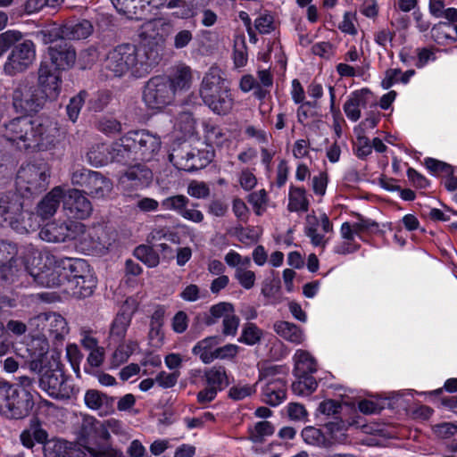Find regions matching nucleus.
Listing matches in <instances>:
<instances>
[{"label":"nucleus","mask_w":457,"mask_h":457,"mask_svg":"<svg viewBox=\"0 0 457 457\" xmlns=\"http://www.w3.org/2000/svg\"><path fill=\"white\" fill-rule=\"evenodd\" d=\"M4 137L18 150L27 153L52 152L58 148L57 122L49 117H17L4 124Z\"/></svg>","instance_id":"1"},{"label":"nucleus","mask_w":457,"mask_h":457,"mask_svg":"<svg viewBox=\"0 0 457 457\" xmlns=\"http://www.w3.org/2000/svg\"><path fill=\"white\" fill-rule=\"evenodd\" d=\"M161 54L153 47L120 44L107 51L101 61V71L106 78L134 79L147 76L159 63Z\"/></svg>","instance_id":"2"},{"label":"nucleus","mask_w":457,"mask_h":457,"mask_svg":"<svg viewBox=\"0 0 457 457\" xmlns=\"http://www.w3.org/2000/svg\"><path fill=\"white\" fill-rule=\"evenodd\" d=\"M37 88L28 91L25 95L15 91L13 106L25 113L37 112L46 100L54 101L62 90L60 72L46 62H42L38 70Z\"/></svg>","instance_id":"3"},{"label":"nucleus","mask_w":457,"mask_h":457,"mask_svg":"<svg viewBox=\"0 0 457 457\" xmlns=\"http://www.w3.org/2000/svg\"><path fill=\"white\" fill-rule=\"evenodd\" d=\"M199 94L204 104L214 114L227 115L234 107L235 98L229 82L219 67L212 66L204 74Z\"/></svg>","instance_id":"4"},{"label":"nucleus","mask_w":457,"mask_h":457,"mask_svg":"<svg viewBox=\"0 0 457 457\" xmlns=\"http://www.w3.org/2000/svg\"><path fill=\"white\" fill-rule=\"evenodd\" d=\"M60 258L46 250L27 247V268L29 276L34 281L46 287L63 286V271L60 267Z\"/></svg>","instance_id":"5"},{"label":"nucleus","mask_w":457,"mask_h":457,"mask_svg":"<svg viewBox=\"0 0 457 457\" xmlns=\"http://www.w3.org/2000/svg\"><path fill=\"white\" fill-rule=\"evenodd\" d=\"M50 168L44 161L28 162L21 166L17 172L14 200L36 198L48 184Z\"/></svg>","instance_id":"6"},{"label":"nucleus","mask_w":457,"mask_h":457,"mask_svg":"<svg viewBox=\"0 0 457 457\" xmlns=\"http://www.w3.org/2000/svg\"><path fill=\"white\" fill-rule=\"evenodd\" d=\"M33 395L28 389L0 381V414L8 420H23L34 407Z\"/></svg>","instance_id":"7"},{"label":"nucleus","mask_w":457,"mask_h":457,"mask_svg":"<svg viewBox=\"0 0 457 457\" xmlns=\"http://www.w3.org/2000/svg\"><path fill=\"white\" fill-rule=\"evenodd\" d=\"M286 376L287 370L283 366H268L260 370L256 384H263L262 399L264 403L277 406L286 399Z\"/></svg>","instance_id":"8"},{"label":"nucleus","mask_w":457,"mask_h":457,"mask_svg":"<svg viewBox=\"0 0 457 457\" xmlns=\"http://www.w3.org/2000/svg\"><path fill=\"white\" fill-rule=\"evenodd\" d=\"M125 141H130L137 161H157L162 149L161 137L148 129H133L124 134Z\"/></svg>","instance_id":"9"},{"label":"nucleus","mask_w":457,"mask_h":457,"mask_svg":"<svg viewBox=\"0 0 457 457\" xmlns=\"http://www.w3.org/2000/svg\"><path fill=\"white\" fill-rule=\"evenodd\" d=\"M29 329L35 337L60 341L69 333L66 320L57 312H47L37 314L28 320Z\"/></svg>","instance_id":"10"},{"label":"nucleus","mask_w":457,"mask_h":457,"mask_svg":"<svg viewBox=\"0 0 457 457\" xmlns=\"http://www.w3.org/2000/svg\"><path fill=\"white\" fill-rule=\"evenodd\" d=\"M213 151L199 150L188 145L173 148L169 154V161L179 170L194 171L205 168L213 158Z\"/></svg>","instance_id":"11"},{"label":"nucleus","mask_w":457,"mask_h":457,"mask_svg":"<svg viewBox=\"0 0 457 457\" xmlns=\"http://www.w3.org/2000/svg\"><path fill=\"white\" fill-rule=\"evenodd\" d=\"M173 91L166 76L152 77L143 89V102L148 109L162 110L173 101Z\"/></svg>","instance_id":"12"},{"label":"nucleus","mask_w":457,"mask_h":457,"mask_svg":"<svg viewBox=\"0 0 457 457\" xmlns=\"http://www.w3.org/2000/svg\"><path fill=\"white\" fill-rule=\"evenodd\" d=\"M182 0H112L118 12L130 20H142L150 12V8L175 9L180 7Z\"/></svg>","instance_id":"13"},{"label":"nucleus","mask_w":457,"mask_h":457,"mask_svg":"<svg viewBox=\"0 0 457 457\" xmlns=\"http://www.w3.org/2000/svg\"><path fill=\"white\" fill-rule=\"evenodd\" d=\"M85 234V225L76 221H53L46 223L39 232V237L50 243H62L78 239Z\"/></svg>","instance_id":"14"},{"label":"nucleus","mask_w":457,"mask_h":457,"mask_svg":"<svg viewBox=\"0 0 457 457\" xmlns=\"http://www.w3.org/2000/svg\"><path fill=\"white\" fill-rule=\"evenodd\" d=\"M153 179L152 170L142 164L131 165L119 179L118 187L130 197H140L137 193L146 187Z\"/></svg>","instance_id":"15"},{"label":"nucleus","mask_w":457,"mask_h":457,"mask_svg":"<svg viewBox=\"0 0 457 457\" xmlns=\"http://www.w3.org/2000/svg\"><path fill=\"white\" fill-rule=\"evenodd\" d=\"M25 363L29 370L41 374L50 364L49 344L46 337H32L26 347Z\"/></svg>","instance_id":"16"},{"label":"nucleus","mask_w":457,"mask_h":457,"mask_svg":"<svg viewBox=\"0 0 457 457\" xmlns=\"http://www.w3.org/2000/svg\"><path fill=\"white\" fill-rule=\"evenodd\" d=\"M170 24L162 18L152 19L144 22L139 30V37L145 44L142 46L153 47L160 54L170 33Z\"/></svg>","instance_id":"17"},{"label":"nucleus","mask_w":457,"mask_h":457,"mask_svg":"<svg viewBox=\"0 0 457 457\" xmlns=\"http://www.w3.org/2000/svg\"><path fill=\"white\" fill-rule=\"evenodd\" d=\"M36 51L31 40H24L11 52L4 66L7 75H14L25 71L35 60Z\"/></svg>","instance_id":"18"},{"label":"nucleus","mask_w":457,"mask_h":457,"mask_svg":"<svg viewBox=\"0 0 457 457\" xmlns=\"http://www.w3.org/2000/svg\"><path fill=\"white\" fill-rule=\"evenodd\" d=\"M59 202H25L26 220L23 228L26 233L37 230L41 223L54 215Z\"/></svg>","instance_id":"19"},{"label":"nucleus","mask_w":457,"mask_h":457,"mask_svg":"<svg viewBox=\"0 0 457 457\" xmlns=\"http://www.w3.org/2000/svg\"><path fill=\"white\" fill-rule=\"evenodd\" d=\"M47 54L54 71H67L73 67L76 62V51L66 40L54 41L47 48Z\"/></svg>","instance_id":"20"},{"label":"nucleus","mask_w":457,"mask_h":457,"mask_svg":"<svg viewBox=\"0 0 457 457\" xmlns=\"http://www.w3.org/2000/svg\"><path fill=\"white\" fill-rule=\"evenodd\" d=\"M24 204L25 202H0V226L26 233V228H21L26 220Z\"/></svg>","instance_id":"21"},{"label":"nucleus","mask_w":457,"mask_h":457,"mask_svg":"<svg viewBox=\"0 0 457 457\" xmlns=\"http://www.w3.org/2000/svg\"><path fill=\"white\" fill-rule=\"evenodd\" d=\"M78 240L84 249L101 251L108 249L115 241V237L113 231H110L102 225H97L87 230L85 228V234L80 235Z\"/></svg>","instance_id":"22"},{"label":"nucleus","mask_w":457,"mask_h":457,"mask_svg":"<svg viewBox=\"0 0 457 457\" xmlns=\"http://www.w3.org/2000/svg\"><path fill=\"white\" fill-rule=\"evenodd\" d=\"M39 386L53 398L68 397L71 390L65 377L53 370L46 371L38 380Z\"/></svg>","instance_id":"23"},{"label":"nucleus","mask_w":457,"mask_h":457,"mask_svg":"<svg viewBox=\"0 0 457 457\" xmlns=\"http://www.w3.org/2000/svg\"><path fill=\"white\" fill-rule=\"evenodd\" d=\"M370 96L368 88L354 90L348 96L343 109L349 120L355 122L361 118V110L367 107Z\"/></svg>","instance_id":"24"},{"label":"nucleus","mask_w":457,"mask_h":457,"mask_svg":"<svg viewBox=\"0 0 457 457\" xmlns=\"http://www.w3.org/2000/svg\"><path fill=\"white\" fill-rule=\"evenodd\" d=\"M60 267L63 271V286L66 287L67 282H73L84 275L92 272L88 262L80 258L64 257L60 258Z\"/></svg>","instance_id":"25"},{"label":"nucleus","mask_w":457,"mask_h":457,"mask_svg":"<svg viewBox=\"0 0 457 457\" xmlns=\"http://www.w3.org/2000/svg\"><path fill=\"white\" fill-rule=\"evenodd\" d=\"M130 141H125L124 135L110 144V163L116 162L120 165H131L137 161Z\"/></svg>","instance_id":"26"},{"label":"nucleus","mask_w":457,"mask_h":457,"mask_svg":"<svg viewBox=\"0 0 457 457\" xmlns=\"http://www.w3.org/2000/svg\"><path fill=\"white\" fill-rule=\"evenodd\" d=\"M27 275H29V269L27 268V250L25 251L23 261L15 257L12 260H9L5 264H2L0 266L1 278L7 284L15 283L20 278Z\"/></svg>","instance_id":"27"},{"label":"nucleus","mask_w":457,"mask_h":457,"mask_svg":"<svg viewBox=\"0 0 457 457\" xmlns=\"http://www.w3.org/2000/svg\"><path fill=\"white\" fill-rule=\"evenodd\" d=\"M20 439L23 446L31 449L35 442L42 445L47 443L48 434L39 419L34 417L29 420V428L21 433Z\"/></svg>","instance_id":"28"},{"label":"nucleus","mask_w":457,"mask_h":457,"mask_svg":"<svg viewBox=\"0 0 457 457\" xmlns=\"http://www.w3.org/2000/svg\"><path fill=\"white\" fill-rule=\"evenodd\" d=\"M96 284V278L92 271L78 279H74L73 282H67L64 290L76 298H86L92 295Z\"/></svg>","instance_id":"29"},{"label":"nucleus","mask_w":457,"mask_h":457,"mask_svg":"<svg viewBox=\"0 0 457 457\" xmlns=\"http://www.w3.org/2000/svg\"><path fill=\"white\" fill-rule=\"evenodd\" d=\"M93 31L90 21L83 20L70 22L59 29L58 36L63 40H79L88 37Z\"/></svg>","instance_id":"30"},{"label":"nucleus","mask_w":457,"mask_h":457,"mask_svg":"<svg viewBox=\"0 0 457 457\" xmlns=\"http://www.w3.org/2000/svg\"><path fill=\"white\" fill-rule=\"evenodd\" d=\"M173 95L180 91L188 90L192 85L193 73L189 66L179 64L175 67L170 77H168Z\"/></svg>","instance_id":"31"},{"label":"nucleus","mask_w":457,"mask_h":457,"mask_svg":"<svg viewBox=\"0 0 457 457\" xmlns=\"http://www.w3.org/2000/svg\"><path fill=\"white\" fill-rule=\"evenodd\" d=\"M132 313L124 309L117 313L110 328V339L115 343H120L126 337L128 328L130 325Z\"/></svg>","instance_id":"32"},{"label":"nucleus","mask_w":457,"mask_h":457,"mask_svg":"<svg viewBox=\"0 0 457 457\" xmlns=\"http://www.w3.org/2000/svg\"><path fill=\"white\" fill-rule=\"evenodd\" d=\"M45 452L46 457H87L79 448L62 440L49 442Z\"/></svg>","instance_id":"33"},{"label":"nucleus","mask_w":457,"mask_h":457,"mask_svg":"<svg viewBox=\"0 0 457 457\" xmlns=\"http://www.w3.org/2000/svg\"><path fill=\"white\" fill-rule=\"evenodd\" d=\"M80 434L85 439L101 437L106 439L110 434L104 425L92 416H85L80 425Z\"/></svg>","instance_id":"34"},{"label":"nucleus","mask_w":457,"mask_h":457,"mask_svg":"<svg viewBox=\"0 0 457 457\" xmlns=\"http://www.w3.org/2000/svg\"><path fill=\"white\" fill-rule=\"evenodd\" d=\"M220 343V338L219 337H207L196 343L192 349V353L199 356L204 363L209 364L214 361V349Z\"/></svg>","instance_id":"35"},{"label":"nucleus","mask_w":457,"mask_h":457,"mask_svg":"<svg viewBox=\"0 0 457 457\" xmlns=\"http://www.w3.org/2000/svg\"><path fill=\"white\" fill-rule=\"evenodd\" d=\"M274 331L282 338L291 343L299 345L304 341V335L303 330L295 324L278 320L273 325Z\"/></svg>","instance_id":"36"},{"label":"nucleus","mask_w":457,"mask_h":457,"mask_svg":"<svg viewBox=\"0 0 457 457\" xmlns=\"http://www.w3.org/2000/svg\"><path fill=\"white\" fill-rule=\"evenodd\" d=\"M87 188L88 190L87 194L91 197L104 198L107 197L108 194L111 192L112 183L100 172L94 171Z\"/></svg>","instance_id":"37"},{"label":"nucleus","mask_w":457,"mask_h":457,"mask_svg":"<svg viewBox=\"0 0 457 457\" xmlns=\"http://www.w3.org/2000/svg\"><path fill=\"white\" fill-rule=\"evenodd\" d=\"M295 376H312L317 370L315 359L304 350H297L294 355Z\"/></svg>","instance_id":"38"},{"label":"nucleus","mask_w":457,"mask_h":457,"mask_svg":"<svg viewBox=\"0 0 457 457\" xmlns=\"http://www.w3.org/2000/svg\"><path fill=\"white\" fill-rule=\"evenodd\" d=\"M110 145L96 143L91 145L87 152V162L95 167H102L110 163Z\"/></svg>","instance_id":"39"},{"label":"nucleus","mask_w":457,"mask_h":457,"mask_svg":"<svg viewBox=\"0 0 457 457\" xmlns=\"http://www.w3.org/2000/svg\"><path fill=\"white\" fill-rule=\"evenodd\" d=\"M204 378L207 386L218 392L221 391L228 385L226 369L221 365H215L206 370L204 372Z\"/></svg>","instance_id":"40"},{"label":"nucleus","mask_w":457,"mask_h":457,"mask_svg":"<svg viewBox=\"0 0 457 457\" xmlns=\"http://www.w3.org/2000/svg\"><path fill=\"white\" fill-rule=\"evenodd\" d=\"M85 194V191L71 188L68 185H62L54 187L41 200H87Z\"/></svg>","instance_id":"41"},{"label":"nucleus","mask_w":457,"mask_h":457,"mask_svg":"<svg viewBox=\"0 0 457 457\" xmlns=\"http://www.w3.org/2000/svg\"><path fill=\"white\" fill-rule=\"evenodd\" d=\"M203 129L209 145L220 146L228 139L225 129L210 120L203 121Z\"/></svg>","instance_id":"42"},{"label":"nucleus","mask_w":457,"mask_h":457,"mask_svg":"<svg viewBox=\"0 0 457 457\" xmlns=\"http://www.w3.org/2000/svg\"><path fill=\"white\" fill-rule=\"evenodd\" d=\"M62 209L68 219L76 220L87 219L93 212L91 202H63Z\"/></svg>","instance_id":"43"},{"label":"nucleus","mask_w":457,"mask_h":457,"mask_svg":"<svg viewBox=\"0 0 457 457\" xmlns=\"http://www.w3.org/2000/svg\"><path fill=\"white\" fill-rule=\"evenodd\" d=\"M86 405L91 410H101L104 406H112L114 399L95 390H87L84 396Z\"/></svg>","instance_id":"44"},{"label":"nucleus","mask_w":457,"mask_h":457,"mask_svg":"<svg viewBox=\"0 0 457 457\" xmlns=\"http://www.w3.org/2000/svg\"><path fill=\"white\" fill-rule=\"evenodd\" d=\"M453 26L447 22H439L431 29V37L439 46H445L456 41V37L452 36Z\"/></svg>","instance_id":"45"},{"label":"nucleus","mask_w":457,"mask_h":457,"mask_svg":"<svg viewBox=\"0 0 457 457\" xmlns=\"http://www.w3.org/2000/svg\"><path fill=\"white\" fill-rule=\"evenodd\" d=\"M250 439L253 443H262L266 437L274 433V426L267 420L256 422L253 427L249 428Z\"/></svg>","instance_id":"46"},{"label":"nucleus","mask_w":457,"mask_h":457,"mask_svg":"<svg viewBox=\"0 0 457 457\" xmlns=\"http://www.w3.org/2000/svg\"><path fill=\"white\" fill-rule=\"evenodd\" d=\"M297 380L292 384V390L297 395L306 396L317 388V381L312 376H296Z\"/></svg>","instance_id":"47"},{"label":"nucleus","mask_w":457,"mask_h":457,"mask_svg":"<svg viewBox=\"0 0 457 457\" xmlns=\"http://www.w3.org/2000/svg\"><path fill=\"white\" fill-rule=\"evenodd\" d=\"M134 255L150 268L156 267L160 262L158 253L149 245H141L134 250Z\"/></svg>","instance_id":"48"},{"label":"nucleus","mask_w":457,"mask_h":457,"mask_svg":"<svg viewBox=\"0 0 457 457\" xmlns=\"http://www.w3.org/2000/svg\"><path fill=\"white\" fill-rule=\"evenodd\" d=\"M88 94L86 90H81L78 95L71 97L69 101V104L66 106V112L68 118L72 122H76L79 115L80 113V110L85 104Z\"/></svg>","instance_id":"49"},{"label":"nucleus","mask_w":457,"mask_h":457,"mask_svg":"<svg viewBox=\"0 0 457 457\" xmlns=\"http://www.w3.org/2000/svg\"><path fill=\"white\" fill-rule=\"evenodd\" d=\"M170 204L174 209L177 210V212L183 216L184 218L199 222L203 220L204 216L203 213L196 210L195 207L197 205H195L193 204H190V202H170Z\"/></svg>","instance_id":"50"},{"label":"nucleus","mask_w":457,"mask_h":457,"mask_svg":"<svg viewBox=\"0 0 457 457\" xmlns=\"http://www.w3.org/2000/svg\"><path fill=\"white\" fill-rule=\"evenodd\" d=\"M112 99V94L108 90H99L91 95L87 100V109L99 112L104 110Z\"/></svg>","instance_id":"51"},{"label":"nucleus","mask_w":457,"mask_h":457,"mask_svg":"<svg viewBox=\"0 0 457 457\" xmlns=\"http://www.w3.org/2000/svg\"><path fill=\"white\" fill-rule=\"evenodd\" d=\"M175 129H179L184 137H190L195 131V120L189 112H182L176 118Z\"/></svg>","instance_id":"52"},{"label":"nucleus","mask_w":457,"mask_h":457,"mask_svg":"<svg viewBox=\"0 0 457 457\" xmlns=\"http://www.w3.org/2000/svg\"><path fill=\"white\" fill-rule=\"evenodd\" d=\"M234 312V307L231 303L221 302L214 304L210 309V316L206 319L207 325H213L219 319L224 320V317Z\"/></svg>","instance_id":"53"},{"label":"nucleus","mask_w":457,"mask_h":457,"mask_svg":"<svg viewBox=\"0 0 457 457\" xmlns=\"http://www.w3.org/2000/svg\"><path fill=\"white\" fill-rule=\"evenodd\" d=\"M262 331L253 323L245 324L238 341L248 345H253L260 342Z\"/></svg>","instance_id":"54"},{"label":"nucleus","mask_w":457,"mask_h":457,"mask_svg":"<svg viewBox=\"0 0 457 457\" xmlns=\"http://www.w3.org/2000/svg\"><path fill=\"white\" fill-rule=\"evenodd\" d=\"M303 440L310 445L325 446L326 437L320 428L306 427L302 430Z\"/></svg>","instance_id":"55"},{"label":"nucleus","mask_w":457,"mask_h":457,"mask_svg":"<svg viewBox=\"0 0 457 457\" xmlns=\"http://www.w3.org/2000/svg\"><path fill=\"white\" fill-rule=\"evenodd\" d=\"M254 28L260 34H270L275 30L274 17L269 12H261L254 20Z\"/></svg>","instance_id":"56"},{"label":"nucleus","mask_w":457,"mask_h":457,"mask_svg":"<svg viewBox=\"0 0 457 457\" xmlns=\"http://www.w3.org/2000/svg\"><path fill=\"white\" fill-rule=\"evenodd\" d=\"M438 49H433L429 47H419L416 49L417 61L415 66L418 69H423L429 62H433L436 60V52Z\"/></svg>","instance_id":"57"},{"label":"nucleus","mask_w":457,"mask_h":457,"mask_svg":"<svg viewBox=\"0 0 457 457\" xmlns=\"http://www.w3.org/2000/svg\"><path fill=\"white\" fill-rule=\"evenodd\" d=\"M249 267H244L235 270V278L245 289H251L255 283V273Z\"/></svg>","instance_id":"58"},{"label":"nucleus","mask_w":457,"mask_h":457,"mask_svg":"<svg viewBox=\"0 0 457 457\" xmlns=\"http://www.w3.org/2000/svg\"><path fill=\"white\" fill-rule=\"evenodd\" d=\"M98 129L107 136H113L121 131V123L110 117H104L98 121Z\"/></svg>","instance_id":"59"},{"label":"nucleus","mask_w":457,"mask_h":457,"mask_svg":"<svg viewBox=\"0 0 457 457\" xmlns=\"http://www.w3.org/2000/svg\"><path fill=\"white\" fill-rule=\"evenodd\" d=\"M257 384L254 385H236L230 387L228 396L235 401H241L255 393Z\"/></svg>","instance_id":"60"},{"label":"nucleus","mask_w":457,"mask_h":457,"mask_svg":"<svg viewBox=\"0 0 457 457\" xmlns=\"http://www.w3.org/2000/svg\"><path fill=\"white\" fill-rule=\"evenodd\" d=\"M225 262L228 266L239 269L249 267L251 265V259L248 256H241L238 253L231 250L224 257Z\"/></svg>","instance_id":"61"},{"label":"nucleus","mask_w":457,"mask_h":457,"mask_svg":"<svg viewBox=\"0 0 457 457\" xmlns=\"http://www.w3.org/2000/svg\"><path fill=\"white\" fill-rule=\"evenodd\" d=\"M326 428L333 440L342 443L345 439V423L343 420L329 421L326 424Z\"/></svg>","instance_id":"62"},{"label":"nucleus","mask_w":457,"mask_h":457,"mask_svg":"<svg viewBox=\"0 0 457 457\" xmlns=\"http://www.w3.org/2000/svg\"><path fill=\"white\" fill-rule=\"evenodd\" d=\"M187 193L194 198H206L210 194V188L206 183L194 180L188 185Z\"/></svg>","instance_id":"63"},{"label":"nucleus","mask_w":457,"mask_h":457,"mask_svg":"<svg viewBox=\"0 0 457 457\" xmlns=\"http://www.w3.org/2000/svg\"><path fill=\"white\" fill-rule=\"evenodd\" d=\"M433 430L437 436L448 439L457 435V424L443 422L434 426Z\"/></svg>","instance_id":"64"}]
</instances>
